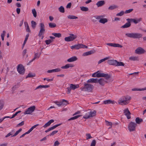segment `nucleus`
Returning <instances> with one entry per match:
<instances>
[{
	"mask_svg": "<svg viewBox=\"0 0 146 146\" xmlns=\"http://www.w3.org/2000/svg\"><path fill=\"white\" fill-rule=\"evenodd\" d=\"M84 87L81 88L82 91H83L91 92L94 88L93 86L88 83H84Z\"/></svg>",
	"mask_w": 146,
	"mask_h": 146,
	"instance_id": "1",
	"label": "nucleus"
},
{
	"mask_svg": "<svg viewBox=\"0 0 146 146\" xmlns=\"http://www.w3.org/2000/svg\"><path fill=\"white\" fill-rule=\"evenodd\" d=\"M125 35L127 37L134 38H139L142 36V35L139 33H127Z\"/></svg>",
	"mask_w": 146,
	"mask_h": 146,
	"instance_id": "2",
	"label": "nucleus"
},
{
	"mask_svg": "<svg viewBox=\"0 0 146 146\" xmlns=\"http://www.w3.org/2000/svg\"><path fill=\"white\" fill-rule=\"evenodd\" d=\"M96 111L94 110L93 111H86L85 115L83 116V118L86 119H88L91 117L95 116L96 115Z\"/></svg>",
	"mask_w": 146,
	"mask_h": 146,
	"instance_id": "3",
	"label": "nucleus"
},
{
	"mask_svg": "<svg viewBox=\"0 0 146 146\" xmlns=\"http://www.w3.org/2000/svg\"><path fill=\"white\" fill-rule=\"evenodd\" d=\"M137 126L136 123L131 122L128 125V129L129 131L131 132L135 130V127Z\"/></svg>",
	"mask_w": 146,
	"mask_h": 146,
	"instance_id": "4",
	"label": "nucleus"
},
{
	"mask_svg": "<svg viewBox=\"0 0 146 146\" xmlns=\"http://www.w3.org/2000/svg\"><path fill=\"white\" fill-rule=\"evenodd\" d=\"M96 75L97 76V77H104L106 80H108L111 77V76L110 75L108 74L100 73H99L98 72Z\"/></svg>",
	"mask_w": 146,
	"mask_h": 146,
	"instance_id": "5",
	"label": "nucleus"
},
{
	"mask_svg": "<svg viewBox=\"0 0 146 146\" xmlns=\"http://www.w3.org/2000/svg\"><path fill=\"white\" fill-rule=\"evenodd\" d=\"M36 107L35 106H33L28 108L26 111L24 112L25 115L31 114L32 113L35 111Z\"/></svg>",
	"mask_w": 146,
	"mask_h": 146,
	"instance_id": "6",
	"label": "nucleus"
},
{
	"mask_svg": "<svg viewBox=\"0 0 146 146\" xmlns=\"http://www.w3.org/2000/svg\"><path fill=\"white\" fill-rule=\"evenodd\" d=\"M40 31L38 34V36L40 37L42 35H43L45 31V26L43 23H41L40 24Z\"/></svg>",
	"mask_w": 146,
	"mask_h": 146,
	"instance_id": "7",
	"label": "nucleus"
},
{
	"mask_svg": "<svg viewBox=\"0 0 146 146\" xmlns=\"http://www.w3.org/2000/svg\"><path fill=\"white\" fill-rule=\"evenodd\" d=\"M68 101L64 99H63L62 101H55L54 102V103L56 104L59 107H60L61 106H64L68 104Z\"/></svg>",
	"mask_w": 146,
	"mask_h": 146,
	"instance_id": "8",
	"label": "nucleus"
},
{
	"mask_svg": "<svg viewBox=\"0 0 146 146\" xmlns=\"http://www.w3.org/2000/svg\"><path fill=\"white\" fill-rule=\"evenodd\" d=\"M17 70L20 74H23L25 72L24 67L22 64H19L18 66Z\"/></svg>",
	"mask_w": 146,
	"mask_h": 146,
	"instance_id": "9",
	"label": "nucleus"
},
{
	"mask_svg": "<svg viewBox=\"0 0 146 146\" xmlns=\"http://www.w3.org/2000/svg\"><path fill=\"white\" fill-rule=\"evenodd\" d=\"M145 52L143 48L140 47H138L135 51V53L139 54L144 53Z\"/></svg>",
	"mask_w": 146,
	"mask_h": 146,
	"instance_id": "10",
	"label": "nucleus"
},
{
	"mask_svg": "<svg viewBox=\"0 0 146 146\" xmlns=\"http://www.w3.org/2000/svg\"><path fill=\"white\" fill-rule=\"evenodd\" d=\"M107 80L105 79L100 78L99 80H98V82L100 85L103 86L106 83H108V82L107 81Z\"/></svg>",
	"mask_w": 146,
	"mask_h": 146,
	"instance_id": "11",
	"label": "nucleus"
},
{
	"mask_svg": "<svg viewBox=\"0 0 146 146\" xmlns=\"http://www.w3.org/2000/svg\"><path fill=\"white\" fill-rule=\"evenodd\" d=\"M124 113L125 114V115L127 116V118L128 119H130L131 118L130 115L131 113L129 111L128 108H127L123 111Z\"/></svg>",
	"mask_w": 146,
	"mask_h": 146,
	"instance_id": "12",
	"label": "nucleus"
},
{
	"mask_svg": "<svg viewBox=\"0 0 146 146\" xmlns=\"http://www.w3.org/2000/svg\"><path fill=\"white\" fill-rule=\"evenodd\" d=\"M41 54V53H35L34 54V58H33L29 62L28 64H29L30 63L32 62L36 59L39 58Z\"/></svg>",
	"mask_w": 146,
	"mask_h": 146,
	"instance_id": "13",
	"label": "nucleus"
},
{
	"mask_svg": "<svg viewBox=\"0 0 146 146\" xmlns=\"http://www.w3.org/2000/svg\"><path fill=\"white\" fill-rule=\"evenodd\" d=\"M95 52L96 51L94 50H92L89 51L84 53L83 54L82 56H85L90 55L94 54Z\"/></svg>",
	"mask_w": 146,
	"mask_h": 146,
	"instance_id": "14",
	"label": "nucleus"
},
{
	"mask_svg": "<svg viewBox=\"0 0 146 146\" xmlns=\"http://www.w3.org/2000/svg\"><path fill=\"white\" fill-rule=\"evenodd\" d=\"M98 79L97 78H92L89 79L87 81L88 83H97Z\"/></svg>",
	"mask_w": 146,
	"mask_h": 146,
	"instance_id": "15",
	"label": "nucleus"
},
{
	"mask_svg": "<svg viewBox=\"0 0 146 146\" xmlns=\"http://www.w3.org/2000/svg\"><path fill=\"white\" fill-rule=\"evenodd\" d=\"M116 60H108L107 62V63L109 64L115 66H116Z\"/></svg>",
	"mask_w": 146,
	"mask_h": 146,
	"instance_id": "16",
	"label": "nucleus"
},
{
	"mask_svg": "<svg viewBox=\"0 0 146 146\" xmlns=\"http://www.w3.org/2000/svg\"><path fill=\"white\" fill-rule=\"evenodd\" d=\"M70 47L72 49H78L81 48V44H77L71 46Z\"/></svg>",
	"mask_w": 146,
	"mask_h": 146,
	"instance_id": "17",
	"label": "nucleus"
},
{
	"mask_svg": "<svg viewBox=\"0 0 146 146\" xmlns=\"http://www.w3.org/2000/svg\"><path fill=\"white\" fill-rule=\"evenodd\" d=\"M78 60L76 56H74L68 59L67 61L69 62L75 61Z\"/></svg>",
	"mask_w": 146,
	"mask_h": 146,
	"instance_id": "18",
	"label": "nucleus"
},
{
	"mask_svg": "<svg viewBox=\"0 0 146 146\" xmlns=\"http://www.w3.org/2000/svg\"><path fill=\"white\" fill-rule=\"evenodd\" d=\"M103 103L105 104H115V102L114 100L112 101L111 100H107L104 101Z\"/></svg>",
	"mask_w": 146,
	"mask_h": 146,
	"instance_id": "19",
	"label": "nucleus"
},
{
	"mask_svg": "<svg viewBox=\"0 0 146 146\" xmlns=\"http://www.w3.org/2000/svg\"><path fill=\"white\" fill-rule=\"evenodd\" d=\"M105 4V2L104 1H99L96 3V5L98 7L102 6Z\"/></svg>",
	"mask_w": 146,
	"mask_h": 146,
	"instance_id": "20",
	"label": "nucleus"
},
{
	"mask_svg": "<svg viewBox=\"0 0 146 146\" xmlns=\"http://www.w3.org/2000/svg\"><path fill=\"white\" fill-rule=\"evenodd\" d=\"M54 121L53 119H51L48 121L47 123H46L43 126V127L44 128H46L47 127L50 126L51 124L54 122Z\"/></svg>",
	"mask_w": 146,
	"mask_h": 146,
	"instance_id": "21",
	"label": "nucleus"
},
{
	"mask_svg": "<svg viewBox=\"0 0 146 146\" xmlns=\"http://www.w3.org/2000/svg\"><path fill=\"white\" fill-rule=\"evenodd\" d=\"M74 66V65L72 64H67L65 66H62L61 68L62 69H67L69 67H73Z\"/></svg>",
	"mask_w": 146,
	"mask_h": 146,
	"instance_id": "22",
	"label": "nucleus"
},
{
	"mask_svg": "<svg viewBox=\"0 0 146 146\" xmlns=\"http://www.w3.org/2000/svg\"><path fill=\"white\" fill-rule=\"evenodd\" d=\"M122 98L125 101L126 104H128L129 103V100L131 99V97L130 96H127L123 97Z\"/></svg>",
	"mask_w": 146,
	"mask_h": 146,
	"instance_id": "23",
	"label": "nucleus"
},
{
	"mask_svg": "<svg viewBox=\"0 0 146 146\" xmlns=\"http://www.w3.org/2000/svg\"><path fill=\"white\" fill-rule=\"evenodd\" d=\"M142 19L141 18H140L136 20L134 19L131 18V21L133 22L135 24H136L141 21Z\"/></svg>",
	"mask_w": 146,
	"mask_h": 146,
	"instance_id": "24",
	"label": "nucleus"
},
{
	"mask_svg": "<svg viewBox=\"0 0 146 146\" xmlns=\"http://www.w3.org/2000/svg\"><path fill=\"white\" fill-rule=\"evenodd\" d=\"M136 124H140L143 121V120L142 118L139 117H136L135 119Z\"/></svg>",
	"mask_w": 146,
	"mask_h": 146,
	"instance_id": "25",
	"label": "nucleus"
},
{
	"mask_svg": "<svg viewBox=\"0 0 146 146\" xmlns=\"http://www.w3.org/2000/svg\"><path fill=\"white\" fill-rule=\"evenodd\" d=\"M69 35L70 36L69 37H70V39L71 41H73L77 37L76 35H74L73 34H70Z\"/></svg>",
	"mask_w": 146,
	"mask_h": 146,
	"instance_id": "26",
	"label": "nucleus"
},
{
	"mask_svg": "<svg viewBox=\"0 0 146 146\" xmlns=\"http://www.w3.org/2000/svg\"><path fill=\"white\" fill-rule=\"evenodd\" d=\"M118 103L119 104L121 105H127V104H126L125 101L123 100L122 98H121L118 101Z\"/></svg>",
	"mask_w": 146,
	"mask_h": 146,
	"instance_id": "27",
	"label": "nucleus"
},
{
	"mask_svg": "<svg viewBox=\"0 0 146 146\" xmlns=\"http://www.w3.org/2000/svg\"><path fill=\"white\" fill-rule=\"evenodd\" d=\"M79 87L78 85H75L72 84H71L70 85V88L71 90H74L75 89L78 88Z\"/></svg>",
	"mask_w": 146,
	"mask_h": 146,
	"instance_id": "28",
	"label": "nucleus"
},
{
	"mask_svg": "<svg viewBox=\"0 0 146 146\" xmlns=\"http://www.w3.org/2000/svg\"><path fill=\"white\" fill-rule=\"evenodd\" d=\"M118 7L117 5H113L110 6L108 9L109 10H112L117 9Z\"/></svg>",
	"mask_w": 146,
	"mask_h": 146,
	"instance_id": "29",
	"label": "nucleus"
},
{
	"mask_svg": "<svg viewBox=\"0 0 146 146\" xmlns=\"http://www.w3.org/2000/svg\"><path fill=\"white\" fill-rule=\"evenodd\" d=\"M130 60L131 61H138L139 59L138 57L136 56H131L129 58Z\"/></svg>",
	"mask_w": 146,
	"mask_h": 146,
	"instance_id": "30",
	"label": "nucleus"
},
{
	"mask_svg": "<svg viewBox=\"0 0 146 146\" xmlns=\"http://www.w3.org/2000/svg\"><path fill=\"white\" fill-rule=\"evenodd\" d=\"M131 25V24L129 22V23H126L124 25H123L121 27V28H128L130 27Z\"/></svg>",
	"mask_w": 146,
	"mask_h": 146,
	"instance_id": "31",
	"label": "nucleus"
},
{
	"mask_svg": "<svg viewBox=\"0 0 146 146\" xmlns=\"http://www.w3.org/2000/svg\"><path fill=\"white\" fill-rule=\"evenodd\" d=\"M99 22L103 24H104L108 22V20L106 18L101 19L99 20Z\"/></svg>",
	"mask_w": 146,
	"mask_h": 146,
	"instance_id": "32",
	"label": "nucleus"
},
{
	"mask_svg": "<svg viewBox=\"0 0 146 146\" xmlns=\"http://www.w3.org/2000/svg\"><path fill=\"white\" fill-rule=\"evenodd\" d=\"M24 24L25 27H26V31L27 32H30L31 30L28 25V23L27 22H25Z\"/></svg>",
	"mask_w": 146,
	"mask_h": 146,
	"instance_id": "33",
	"label": "nucleus"
},
{
	"mask_svg": "<svg viewBox=\"0 0 146 146\" xmlns=\"http://www.w3.org/2000/svg\"><path fill=\"white\" fill-rule=\"evenodd\" d=\"M35 74L34 73H32V72H30L26 76V78H31L33 77H35Z\"/></svg>",
	"mask_w": 146,
	"mask_h": 146,
	"instance_id": "34",
	"label": "nucleus"
},
{
	"mask_svg": "<svg viewBox=\"0 0 146 146\" xmlns=\"http://www.w3.org/2000/svg\"><path fill=\"white\" fill-rule=\"evenodd\" d=\"M52 34L56 37L60 38L61 36V34L60 33H53Z\"/></svg>",
	"mask_w": 146,
	"mask_h": 146,
	"instance_id": "35",
	"label": "nucleus"
},
{
	"mask_svg": "<svg viewBox=\"0 0 146 146\" xmlns=\"http://www.w3.org/2000/svg\"><path fill=\"white\" fill-rule=\"evenodd\" d=\"M49 26L50 28H53L56 27V24L54 23H48Z\"/></svg>",
	"mask_w": 146,
	"mask_h": 146,
	"instance_id": "36",
	"label": "nucleus"
},
{
	"mask_svg": "<svg viewBox=\"0 0 146 146\" xmlns=\"http://www.w3.org/2000/svg\"><path fill=\"white\" fill-rule=\"evenodd\" d=\"M124 64L122 62H119L116 60L115 66H124Z\"/></svg>",
	"mask_w": 146,
	"mask_h": 146,
	"instance_id": "37",
	"label": "nucleus"
},
{
	"mask_svg": "<svg viewBox=\"0 0 146 146\" xmlns=\"http://www.w3.org/2000/svg\"><path fill=\"white\" fill-rule=\"evenodd\" d=\"M82 115H78L75 116L73 117H72L68 119V121H70L71 120H73L77 119L80 116H81Z\"/></svg>",
	"mask_w": 146,
	"mask_h": 146,
	"instance_id": "38",
	"label": "nucleus"
},
{
	"mask_svg": "<svg viewBox=\"0 0 146 146\" xmlns=\"http://www.w3.org/2000/svg\"><path fill=\"white\" fill-rule=\"evenodd\" d=\"M58 10L62 13H64L65 12L64 8L63 6H61L58 8Z\"/></svg>",
	"mask_w": 146,
	"mask_h": 146,
	"instance_id": "39",
	"label": "nucleus"
},
{
	"mask_svg": "<svg viewBox=\"0 0 146 146\" xmlns=\"http://www.w3.org/2000/svg\"><path fill=\"white\" fill-rule=\"evenodd\" d=\"M68 19H75L78 18V17L73 15H69L67 16Z\"/></svg>",
	"mask_w": 146,
	"mask_h": 146,
	"instance_id": "40",
	"label": "nucleus"
},
{
	"mask_svg": "<svg viewBox=\"0 0 146 146\" xmlns=\"http://www.w3.org/2000/svg\"><path fill=\"white\" fill-rule=\"evenodd\" d=\"M146 90V87L144 88L137 89L136 88H134L132 89L133 91H141Z\"/></svg>",
	"mask_w": 146,
	"mask_h": 146,
	"instance_id": "41",
	"label": "nucleus"
},
{
	"mask_svg": "<svg viewBox=\"0 0 146 146\" xmlns=\"http://www.w3.org/2000/svg\"><path fill=\"white\" fill-rule=\"evenodd\" d=\"M31 26L34 29L35 28L36 25L35 22L33 21H32L31 22Z\"/></svg>",
	"mask_w": 146,
	"mask_h": 146,
	"instance_id": "42",
	"label": "nucleus"
},
{
	"mask_svg": "<svg viewBox=\"0 0 146 146\" xmlns=\"http://www.w3.org/2000/svg\"><path fill=\"white\" fill-rule=\"evenodd\" d=\"M81 10L84 11H87L88 10V7L82 6L80 7Z\"/></svg>",
	"mask_w": 146,
	"mask_h": 146,
	"instance_id": "43",
	"label": "nucleus"
},
{
	"mask_svg": "<svg viewBox=\"0 0 146 146\" xmlns=\"http://www.w3.org/2000/svg\"><path fill=\"white\" fill-rule=\"evenodd\" d=\"M32 13L33 14V16L35 17H36L37 16V14H36V12L35 9H33L32 10Z\"/></svg>",
	"mask_w": 146,
	"mask_h": 146,
	"instance_id": "44",
	"label": "nucleus"
},
{
	"mask_svg": "<svg viewBox=\"0 0 146 146\" xmlns=\"http://www.w3.org/2000/svg\"><path fill=\"white\" fill-rule=\"evenodd\" d=\"M22 130L21 128L19 130L17 131L15 133L12 137H15Z\"/></svg>",
	"mask_w": 146,
	"mask_h": 146,
	"instance_id": "45",
	"label": "nucleus"
},
{
	"mask_svg": "<svg viewBox=\"0 0 146 146\" xmlns=\"http://www.w3.org/2000/svg\"><path fill=\"white\" fill-rule=\"evenodd\" d=\"M109 58V57H106L105 58H104V59H102L101 60H100L98 62V64H99L102 62H103L104 61H105L108 60Z\"/></svg>",
	"mask_w": 146,
	"mask_h": 146,
	"instance_id": "46",
	"label": "nucleus"
},
{
	"mask_svg": "<svg viewBox=\"0 0 146 146\" xmlns=\"http://www.w3.org/2000/svg\"><path fill=\"white\" fill-rule=\"evenodd\" d=\"M27 50L26 49H24L23 52V57H27L28 56L27 54H26Z\"/></svg>",
	"mask_w": 146,
	"mask_h": 146,
	"instance_id": "47",
	"label": "nucleus"
},
{
	"mask_svg": "<svg viewBox=\"0 0 146 146\" xmlns=\"http://www.w3.org/2000/svg\"><path fill=\"white\" fill-rule=\"evenodd\" d=\"M124 13L125 12H124L123 11H121L119 13H117L116 15L117 16H121L123 15Z\"/></svg>",
	"mask_w": 146,
	"mask_h": 146,
	"instance_id": "48",
	"label": "nucleus"
},
{
	"mask_svg": "<svg viewBox=\"0 0 146 146\" xmlns=\"http://www.w3.org/2000/svg\"><path fill=\"white\" fill-rule=\"evenodd\" d=\"M96 143V141L95 140H93L91 143L90 146H95Z\"/></svg>",
	"mask_w": 146,
	"mask_h": 146,
	"instance_id": "49",
	"label": "nucleus"
},
{
	"mask_svg": "<svg viewBox=\"0 0 146 146\" xmlns=\"http://www.w3.org/2000/svg\"><path fill=\"white\" fill-rule=\"evenodd\" d=\"M133 9H131L128 10H126L125 11V13L126 14L129 13L132 11H133Z\"/></svg>",
	"mask_w": 146,
	"mask_h": 146,
	"instance_id": "50",
	"label": "nucleus"
},
{
	"mask_svg": "<svg viewBox=\"0 0 146 146\" xmlns=\"http://www.w3.org/2000/svg\"><path fill=\"white\" fill-rule=\"evenodd\" d=\"M4 104L2 101H0V111L3 108Z\"/></svg>",
	"mask_w": 146,
	"mask_h": 146,
	"instance_id": "51",
	"label": "nucleus"
},
{
	"mask_svg": "<svg viewBox=\"0 0 146 146\" xmlns=\"http://www.w3.org/2000/svg\"><path fill=\"white\" fill-rule=\"evenodd\" d=\"M58 131L55 130L53 131L51 133H50L49 135L50 136H52L54 135L55 134H56L58 132Z\"/></svg>",
	"mask_w": 146,
	"mask_h": 146,
	"instance_id": "52",
	"label": "nucleus"
},
{
	"mask_svg": "<svg viewBox=\"0 0 146 146\" xmlns=\"http://www.w3.org/2000/svg\"><path fill=\"white\" fill-rule=\"evenodd\" d=\"M52 40L50 39L46 40H45V42L46 44H49L52 42Z\"/></svg>",
	"mask_w": 146,
	"mask_h": 146,
	"instance_id": "53",
	"label": "nucleus"
},
{
	"mask_svg": "<svg viewBox=\"0 0 146 146\" xmlns=\"http://www.w3.org/2000/svg\"><path fill=\"white\" fill-rule=\"evenodd\" d=\"M24 124V121H22L20 123L18 124L16 126V127H19V126H21L23 125Z\"/></svg>",
	"mask_w": 146,
	"mask_h": 146,
	"instance_id": "54",
	"label": "nucleus"
},
{
	"mask_svg": "<svg viewBox=\"0 0 146 146\" xmlns=\"http://www.w3.org/2000/svg\"><path fill=\"white\" fill-rule=\"evenodd\" d=\"M114 47L122 48V46L119 44L114 43Z\"/></svg>",
	"mask_w": 146,
	"mask_h": 146,
	"instance_id": "55",
	"label": "nucleus"
},
{
	"mask_svg": "<svg viewBox=\"0 0 146 146\" xmlns=\"http://www.w3.org/2000/svg\"><path fill=\"white\" fill-rule=\"evenodd\" d=\"M86 136L87 137L86 139H90L92 137L90 135V133H87L86 134Z\"/></svg>",
	"mask_w": 146,
	"mask_h": 146,
	"instance_id": "56",
	"label": "nucleus"
},
{
	"mask_svg": "<svg viewBox=\"0 0 146 146\" xmlns=\"http://www.w3.org/2000/svg\"><path fill=\"white\" fill-rule=\"evenodd\" d=\"M39 125V124H37L36 125H34L33 126H32L29 130L31 132L35 128L36 126H38Z\"/></svg>",
	"mask_w": 146,
	"mask_h": 146,
	"instance_id": "57",
	"label": "nucleus"
},
{
	"mask_svg": "<svg viewBox=\"0 0 146 146\" xmlns=\"http://www.w3.org/2000/svg\"><path fill=\"white\" fill-rule=\"evenodd\" d=\"M104 17V15H100L99 16H96V18L97 19H100L102 18H103Z\"/></svg>",
	"mask_w": 146,
	"mask_h": 146,
	"instance_id": "58",
	"label": "nucleus"
},
{
	"mask_svg": "<svg viewBox=\"0 0 146 146\" xmlns=\"http://www.w3.org/2000/svg\"><path fill=\"white\" fill-rule=\"evenodd\" d=\"M106 124L107 125H110L111 126V127L112 126V123L111 122H110L108 121H106Z\"/></svg>",
	"mask_w": 146,
	"mask_h": 146,
	"instance_id": "59",
	"label": "nucleus"
},
{
	"mask_svg": "<svg viewBox=\"0 0 146 146\" xmlns=\"http://www.w3.org/2000/svg\"><path fill=\"white\" fill-rule=\"evenodd\" d=\"M60 144V143L58 141H56L55 142L53 146H58Z\"/></svg>",
	"mask_w": 146,
	"mask_h": 146,
	"instance_id": "60",
	"label": "nucleus"
},
{
	"mask_svg": "<svg viewBox=\"0 0 146 146\" xmlns=\"http://www.w3.org/2000/svg\"><path fill=\"white\" fill-rule=\"evenodd\" d=\"M72 6V3H69L66 6L67 8L70 9L71 8Z\"/></svg>",
	"mask_w": 146,
	"mask_h": 146,
	"instance_id": "61",
	"label": "nucleus"
},
{
	"mask_svg": "<svg viewBox=\"0 0 146 146\" xmlns=\"http://www.w3.org/2000/svg\"><path fill=\"white\" fill-rule=\"evenodd\" d=\"M64 40L65 41L67 42L71 41V40L70 39V37L69 36L66 37L64 38Z\"/></svg>",
	"mask_w": 146,
	"mask_h": 146,
	"instance_id": "62",
	"label": "nucleus"
},
{
	"mask_svg": "<svg viewBox=\"0 0 146 146\" xmlns=\"http://www.w3.org/2000/svg\"><path fill=\"white\" fill-rule=\"evenodd\" d=\"M54 72H60L61 71V69L59 68H57L55 69H54Z\"/></svg>",
	"mask_w": 146,
	"mask_h": 146,
	"instance_id": "63",
	"label": "nucleus"
},
{
	"mask_svg": "<svg viewBox=\"0 0 146 146\" xmlns=\"http://www.w3.org/2000/svg\"><path fill=\"white\" fill-rule=\"evenodd\" d=\"M99 72V71H98L97 72L93 74L92 76V77H97V76L96 75L97 74V73H98V72Z\"/></svg>",
	"mask_w": 146,
	"mask_h": 146,
	"instance_id": "64",
	"label": "nucleus"
}]
</instances>
